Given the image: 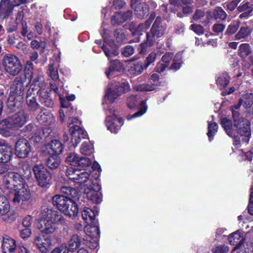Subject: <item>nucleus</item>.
Here are the masks:
<instances>
[{"mask_svg":"<svg viewBox=\"0 0 253 253\" xmlns=\"http://www.w3.org/2000/svg\"><path fill=\"white\" fill-rule=\"evenodd\" d=\"M241 105L250 109L253 106V93H246L242 96L239 104L231 108L234 125L229 119H221V125L228 136L234 138L233 144L239 147L242 144H247L251 136L250 123L243 118L239 113Z\"/></svg>","mask_w":253,"mask_h":253,"instance_id":"f257e3e1","label":"nucleus"},{"mask_svg":"<svg viewBox=\"0 0 253 253\" xmlns=\"http://www.w3.org/2000/svg\"><path fill=\"white\" fill-rule=\"evenodd\" d=\"M100 33L104 39L106 45L101 46L105 55L110 60V66L106 71L105 74L108 78H111L113 76H117L116 72L120 71L123 68L122 63L119 60H111L112 56H117L119 52L117 49V46L112 40L109 39L110 31L106 29H101Z\"/></svg>","mask_w":253,"mask_h":253,"instance_id":"f03ea898","label":"nucleus"},{"mask_svg":"<svg viewBox=\"0 0 253 253\" xmlns=\"http://www.w3.org/2000/svg\"><path fill=\"white\" fill-rule=\"evenodd\" d=\"M41 218L37 225L39 229L46 234L53 233L57 225L65 223V219L58 211L51 209H44L41 212Z\"/></svg>","mask_w":253,"mask_h":253,"instance_id":"7ed1b4c3","label":"nucleus"},{"mask_svg":"<svg viewBox=\"0 0 253 253\" xmlns=\"http://www.w3.org/2000/svg\"><path fill=\"white\" fill-rule=\"evenodd\" d=\"M29 116L24 110H21L0 122V133L7 137L12 131L22 127L28 120Z\"/></svg>","mask_w":253,"mask_h":253,"instance_id":"20e7f679","label":"nucleus"},{"mask_svg":"<svg viewBox=\"0 0 253 253\" xmlns=\"http://www.w3.org/2000/svg\"><path fill=\"white\" fill-rule=\"evenodd\" d=\"M26 78L21 77H16L10 88L9 96L7 99V106L9 107H19L20 102L23 99L25 93V87L28 83L25 84Z\"/></svg>","mask_w":253,"mask_h":253,"instance_id":"39448f33","label":"nucleus"},{"mask_svg":"<svg viewBox=\"0 0 253 253\" xmlns=\"http://www.w3.org/2000/svg\"><path fill=\"white\" fill-rule=\"evenodd\" d=\"M52 203L61 212L67 216L74 217L78 214L77 204L69 197L56 195L52 197Z\"/></svg>","mask_w":253,"mask_h":253,"instance_id":"423d86ee","label":"nucleus"},{"mask_svg":"<svg viewBox=\"0 0 253 253\" xmlns=\"http://www.w3.org/2000/svg\"><path fill=\"white\" fill-rule=\"evenodd\" d=\"M66 175L83 191L93 182L90 178V171L85 169L70 168L67 169Z\"/></svg>","mask_w":253,"mask_h":253,"instance_id":"0eeeda50","label":"nucleus"},{"mask_svg":"<svg viewBox=\"0 0 253 253\" xmlns=\"http://www.w3.org/2000/svg\"><path fill=\"white\" fill-rule=\"evenodd\" d=\"M130 86L127 82L115 83L110 84L106 91L102 104L104 109H108V103H113L122 93L128 91Z\"/></svg>","mask_w":253,"mask_h":253,"instance_id":"6e6552de","label":"nucleus"},{"mask_svg":"<svg viewBox=\"0 0 253 253\" xmlns=\"http://www.w3.org/2000/svg\"><path fill=\"white\" fill-rule=\"evenodd\" d=\"M81 121L77 118L70 117L68 121V126L71 135V141L74 147H76L82 138L87 136L86 132L78 125Z\"/></svg>","mask_w":253,"mask_h":253,"instance_id":"1a4fd4ad","label":"nucleus"},{"mask_svg":"<svg viewBox=\"0 0 253 253\" xmlns=\"http://www.w3.org/2000/svg\"><path fill=\"white\" fill-rule=\"evenodd\" d=\"M2 65L5 72L12 76H17L22 70L20 60L12 54L5 55L2 60Z\"/></svg>","mask_w":253,"mask_h":253,"instance_id":"9d476101","label":"nucleus"},{"mask_svg":"<svg viewBox=\"0 0 253 253\" xmlns=\"http://www.w3.org/2000/svg\"><path fill=\"white\" fill-rule=\"evenodd\" d=\"M32 170L36 180L40 186L46 187L51 184L52 175L42 165H35Z\"/></svg>","mask_w":253,"mask_h":253,"instance_id":"9b49d317","label":"nucleus"},{"mask_svg":"<svg viewBox=\"0 0 253 253\" xmlns=\"http://www.w3.org/2000/svg\"><path fill=\"white\" fill-rule=\"evenodd\" d=\"M106 109L105 126L112 133H117L124 124L123 120L115 114V109L109 107Z\"/></svg>","mask_w":253,"mask_h":253,"instance_id":"f8f14e48","label":"nucleus"},{"mask_svg":"<svg viewBox=\"0 0 253 253\" xmlns=\"http://www.w3.org/2000/svg\"><path fill=\"white\" fill-rule=\"evenodd\" d=\"M126 102L127 106L129 108L133 109L137 107L139 110L133 115L127 116V120L136 117H140L146 112L147 107L145 102L142 100L139 97L136 95H131L127 98Z\"/></svg>","mask_w":253,"mask_h":253,"instance_id":"ddd939ff","label":"nucleus"},{"mask_svg":"<svg viewBox=\"0 0 253 253\" xmlns=\"http://www.w3.org/2000/svg\"><path fill=\"white\" fill-rule=\"evenodd\" d=\"M166 30L165 27L162 23V19L157 17L153 25L151 31L147 33V41L150 45H152L156 40L162 37Z\"/></svg>","mask_w":253,"mask_h":253,"instance_id":"4468645a","label":"nucleus"},{"mask_svg":"<svg viewBox=\"0 0 253 253\" xmlns=\"http://www.w3.org/2000/svg\"><path fill=\"white\" fill-rule=\"evenodd\" d=\"M28 2V0H1L0 16L2 18L10 16L14 7Z\"/></svg>","mask_w":253,"mask_h":253,"instance_id":"2eb2a0df","label":"nucleus"},{"mask_svg":"<svg viewBox=\"0 0 253 253\" xmlns=\"http://www.w3.org/2000/svg\"><path fill=\"white\" fill-rule=\"evenodd\" d=\"M100 185L96 182H91V184L86 187L83 191L86 195L88 200L95 203H99L102 200V195L100 191Z\"/></svg>","mask_w":253,"mask_h":253,"instance_id":"dca6fc26","label":"nucleus"},{"mask_svg":"<svg viewBox=\"0 0 253 253\" xmlns=\"http://www.w3.org/2000/svg\"><path fill=\"white\" fill-rule=\"evenodd\" d=\"M3 182L5 187L10 189L24 186L23 178L17 173L8 172L4 177Z\"/></svg>","mask_w":253,"mask_h":253,"instance_id":"f3484780","label":"nucleus"},{"mask_svg":"<svg viewBox=\"0 0 253 253\" xmlns=\"http://www.w3.org/2000/svg\"><path fill=\"white\" fill-rule=\"evenodd\" d=\"M14 198L13 202L15 204H19L21 202L25 201V207L27 206V201L30 199L31 195L27 186H22L14 189Z\"/></svg>","mask_w":253,"mask_h":253,"instance_id":"a211bd4d","label":"nucleus"},{"mask_svg":"<svg viewBox=\"0 0 253 253\" xmlns=\"http://www.w3.org/2000/svg\"><path fill=\"white\" fill-rule=\"evenodd\" d=\"M15 150V154L19 158H26L31 150L29 141L24 138L19 139L16 143Z\"/></svg>","mask_w":253,"mask_h":253,"instance_id":"6ab92c4d","label":"nucleus"},{"mask_svg":"<svg viewBox=\"0 0 253 253\" xmlns=\"http://www.w3.org/2000/svg\"><path fill=\"white\" fill-rule=\"evenodd\" d=\"M34 244L42 253H46L51 248L52 244L51 238L47 235H39L34 240Z\"/></svg>","mask_w":253,"mask_h":253,"instance_id":"aec40b11","label":"nucleus"},{"mask_svg":"<svg viewBox=\"0 0 253 253\" xmlns=\"http://www.w3.org/2000/svg\"><path fill=\"white\" fill-rule=\"evenodd\" d=\"M250 240L251 239L253 240V231H250L246 233L245 237L244 238V233L241 230H237L232 234H231L229 238V242L231 245H240L242 243L243 241Z\"/></svg>","mask_w":253,"mask_h":253,"instance_id":"412c9836","label":"nucleus"},{"mask_svg":"<svg viewBox=\"0 0 253 253\" xmlns=\"http://www.w3.org/2000/svg\"><path fill=\"white\" fill-rule=\"evenodd\" d=\"M48 90V85L46 84H42L38 91L39 100L41 103L47 107H52L54 105V102L50 97Z\"/></svg>","mask_w":253,"mask_h":253,"instance_id":"4be33fe9","label":"nucleus"},{"mask_svg":"<svg viewBox=\"0 0 253 253\" xmlns=\"http://www.w3.org/2000/svg\"><path fill=\"white\" fill-rule=\"evenodd\" d=\"M37 119L39 123L45 126H52L55 122L53 115L50 112L43 110L38 114Z\"/></svg>","mask_w":253,"mask_h":253,"instance_id":"5701e85b","label":"nucleus"},{"mask_svg":"<svg viewBox=\"0 0 253 253\" xmlns=\"http://www.w3.org/2000/svg\"><path fill=\"white\" fill-rule=\"evenodd\" d=\"M12 148L6 145L3 141H0V162L6 163L9 161L12 155Z\"/></svg>","mask_w":253,"mask_h":253,"instance_id":"b1692460","label":"nucleus"},{"mask_svg":"<svg viewBox=\"0 0 253 253\" xmlns=\"http://www.w3.org/2000/svg\"><path fill=\"white\" fill-rule=\"evenodd\" d=\"M98 209L96 207H93V209L84 207L82 211V215L84 220L87 223H89L97 221L95 217L98 215Z\"/></svg>","mask_w":253,"mask_h":253,"instance_id":"393cba45","label":"nucleus"},{"mask_svg":"<svg viewBox=\"0 0 253 253\" xmlns=\"http://www.w3.org/2000/svg\"><path fill=\"white\" fill-rule=\"evenodd\" d=\"M16 248V242L14 239L7 235L3 236L1 248L3 253H11L15 250Z\"/></svg>","mask_w":253,"mask_h":253,"instance_id":"a878e982","label":"nucleus"},{"mask_svg":"<svg viewBox=\"0 0 253 253\" xmlns=\"http://www.w3.org/2000/svg\"><path fill=\"white\" fill-rule=\"evenodd\" d=\"M84 231L86 234V237H88V238L99 237V229L98 221H95L94 222L87 223V225L84 228Z\"/></svg>","mask_w":253,"mask_h":253,"instance_id":"bb28decb","label":"nucleus"},{"mask_svg":"<svg viewBox=\"0 0 253 253\" xmlns=\"http://www.w3.org/2000/svg\"><path fill=\"white\" fill-rule=\"evenodd\" d=\"M132 16V13L131 11H127L123 14L116 13L112 18L111 23L113 25H119L125 21L130 20Z\"/></svg>","mask_w":253,"mask_h":253,"instance_id":"cd10ccee","label":"nucleus"},{"mask_svg":"<svg viewBox=\"0 0 253 253\" xmlns=\"http://www.w3.org/2000/svg\"><path fill=\"white\" fill-rule=\"evenodd\" d=\"M140 0H131V5L133 6L135 4H138L135 6V14L139 18H143L149 13V8L147 5L145 3H139Z\"/></svg>","mask_w":253,"mask_h":253,"instance_id":"c85d7f7f","label":"nucleus"},{"mask_svg":"<svg viewBox=\"0 0 253 253\" xmlns=\"http://www.w3.org/2000/svg\"><path fill=\"white\" fill-rule=\"evenodd\" d=\"M82 244V239L78 234H73L70 240L69 241L68 246L62 245V247H64L67 249V252H74L76 251Z\"/></svg>","mask_w":253,"mask_h":253,"instance_id":"c756f323","label":"nucleus"},{"mask_svg":"<svg viewBox=\"0 0 253 253\" xmlns=\"http://www.w3.org/2000/svg\"><path fill=\"white\" fill-rule=\"evenodd\" d=\"M156 84H150L149 83L145 84L140 82L139 79L133 84V88L136 91H151L154 90V87Z\"/></svg>","mask_w":253,"mask_h":253,"instance_id":"7c9ffc66","label":"nucleus"},{"mask_svg":"<svg viewBox=\"0 0 253 253\" xmlns=\"http://www.w3.org/2000/svg\"><path fill=\"white\" fill-rule=\"evenodd\" d=\"M146 69L145 68V65L141 61H138L136 63H132L129 69V74L131 76H136L140 74L144 69Z\"/></svg>","mask_w":253,"mask_h":253,"instance_id":"2f4dec72","label":"nucleus"},{"mask_svg":"<svg viewBox=\"0 0 253 253\" xmlns=\"http://www.w3.org/2000/svg\"><path fill=\"white\" fill-rule=\"evenodd\" d=\"M230 82V78L226 73L220 74L216 80L217 87L220 89L224 88Z\"/></svg>","mask_w":253,"mask_h":253,"instance_id":"473e14b6","label":"nucleus"},{"mask_svg":"<svg viewBox=\"0 0 253 253\" xmlns=\"http://www.w3.org/2000/svg\"><path fill=\"white\" fill-rule=\"evenodd\" d=\"M156 15L155 13H151L149 20L144 24H141L137 27L134 35L139 36L142 35V32L145 31L150 27L152 22L154 19Z\"/></svg>","mask_w":253,"mask_h":253,"instance_id":"72a5a7b5","label":"nucleus"},{"mask_svg":"<svg viewBox=\"0 0 253 253\" xmlns=\"http://www.w3.org/2000/svg\"><path fill=\"white\" fill-rule=\"evenodd\" d=\"M47 147V149L49 148L51 150L50 152L55 153V155L60 154L63 149L62 144L59 140L56 139L52 140Z\"/></svg>","mask_w":253,"mask_h":253,"instance_id":"f704fd0d","label":"nucleus"},{"mask_svg":"<svg viewBox=\"0 0 253 253\" xmlns=\"http://www.w3.org/2000/svg\"><path fill=\"white\" fill-rule=\"evenodd\" d=\"M61 163V159L57 155H53L49 157L46 161V165L50 169L57 168Z\"/></svg>","mask_w":253,"mask_h":253,"instance_id":"c9c22d12","label":"nucleus"},{"mask_svg":"<svg viewBox=\"0 0 253 253\" xmlns=\"http://www.w3.org/2000/svg\"><path fill=\"white\" fill-rule=\"evenodd\" d=\"M10 205L7 198L0 194V215H3L8 212Z\"/></svg>","mask_w":253,"mask_h":253,"instance_id":"e433bc0d","label":"nucleus"},{"mask_svg":"<svg viewBox=\"0 0 253 253\" xmlns=\"http://www.w3.org/2000/svg\"><path fill=\"white\" fill-rule=\"evenodd\" d=\"M80 152L84 155H90L94 152L93 144L89 141L84 142L80 147Z\"/></svg>","mask_w":253,"mask_h":253,"instance_id":"4c0bfd02","label":"nucleus"},{"mask_svg":"<svg viewBox=\"0 0 253 253\" xmlns=\"http://www.w3.org/2000/svg\"><path fill=\"white\" fill-rule=\"evenodd\" d=\"M60 191L62 193L65 194V197L71 198H77L78 196V192L75 188L67 186L61 187Z\"/></svg>","mask_w":253,"mask_h":253,"instance_id":"58836bf2","label":"nucleus"},{"mask_svg":"<svg viewBox=\"0 0 253 253\" xmlns=\"http://www.w3.org/2000/svg\"><path fill=\"white\" fill-rule=\"evenodd\" d=\"M248 247L245 248L244 244H240L237 245L234 248L232 252L236 253H253V244H250L249 246L248 244L246 245Z\"/></svg>","mask_w":253,"mask_h":253,"instance_id":"ea45409f","label":"nucleus"},{"mask_svg":"<svg viewBox=\"0 0 253 253\" xmlns=\"http://www.w3.org/2000/svg\"><path fill=\"white\" fill-rule=\"evenodd\" d=\"M80 159V157L76 153H70L67 155L66 162L71 166L77 167Z\"/></svg>","mask_w":253,"mask_h":253,"instance_id":"a19ab883","label":"nucleus"},{"mask_svg":"<svg viewBox=\"0 0 253 253\" xmlns=\"http://www.w3.org/2000/svg\"><path fill=\"white\" fill-rule=\"evenodd\" d=\"M83 244H85L91 249H95L98 246V237L92 238L85 237L83 239Z\"/></svg>","mask_w":253,"mask_h":253,"instance_id":"79ce46f5","label":"nucleus"},{"mask_svg":"<svg viewBox=\"0 0 253 253\" xmlns=\"http://www.w3.org/2000/svg\"><path fill=\"white\" fill-rule=\"evenodd\" d=\"M208 132L207 135L209 137L210 141H211L213 137L218 130V125L214 122H209Z\"/></svg>","mask_w":253,"mask_h":253,"instance_id":"37998d69","label":"nucleus"},{"mask_svg":"<svg viewBox=\"0 0 253 253\" xmlns=\"http://www.w3.org/2000/svg\"><path fill=\"white\" fill-rule=\"evenodd\" d=\"M59 99L60 100V102L61 104V106L62 108H65L66 110H64L65 112V114L67 116H71L74 114V108L70 106V103L66 101L62 96L59 95Z\"/></svg>","mask_w":253,"mask_h":253,"instance_id":"c03bdc74","label":"nucleus"},{"mask_svg":"<svg viewBox=\"0 0 253 253\" xmlns=\"http://www.w3.org/2000/svg\"><path fill=\"white\" fill-rule=\"evenodd\" d=\"M26 102L28 108L32 111H36L40 107V104L37 101L35 94H34L32 97H28V98L26 99Z\"/></svg>","mask_w":253,"mask_h":253,"instance_id":"a18cd8bd","label":"nucleus"},{"mask_svg":"<svg viewBox=\"0 0 253 253\" xmlns=\"http://www.w3.org/2000/svg\"><path fill=\"white\" fill-rule=\"evenodd\" d=\"M251 52L250 46L248 43L241 44L239 46V54L242 58H245Z\"/></svg>","mask_w":253,"mask_h":253,"instance_id":"49530a36","label":"nucleus"},{"mask_svg":"<svg viewBox=\"0 0 253 253\" xmlns=\"http://www.w3.org/2000/svg\"><path fill=\"white\" fill-rule=\"evenodd\" d=\"M173 63L171 65L170 69L177 70L179 69L182 64V54L181 53H178L176 54L175 57H174L173 60Z\"/></svg>","mask_w":253,"mask_h":253,"instance_id":"de8ad7c7","label":"nucleus"},{"mask_svg":"<svg viewBox=\"0 0 253 253\" xmlns=\"http://www.w3.org/2000/svg\"><path fill=\"white\" fill-rule=\"evenodd\" d=\"M251 34V31L248 27H241L238 33L235 35V40H240L247 37Z\"/></svg>","mask_w":253,"mask_h":253,"instance_id":"09e8293b","label":"nucleus"},{"mask_svg":"<svg viewBox=\"0 0 253 253\" xmlns=\"http://www.w3.org/2000/svg\"><path fill=\"white\" fill-rule=\"evenodd\" d=\"M238 10L239 12H246L251 13L253 10V4L248 1H244L238 7Z\"/></svg>","mask_w":253,"mask_h":253,"instance_id":"8fccbe9b","label":"nucleus"},{"mask_svg":"<svg viewBox=\"0 0 253 253\" xmlns=\"http://www.w3.org/2000/svg\"><path fill=\"white\" fill-rule=\"evenodd\" d=\"M213 14L215 19H220L221 20L225 19L227 16L225 12L220 7H217L214 9Z\"/></svg>","mask_w":253,"mask_h":253,"instance_id":"3c124183","label":"nucleus"},{"mask_svg":"<svg viewBox=\"0 0 253 253\" xmlns=\"http://www.w3.org/2000/svg\"><path fill=\"white\" fill-rule=\"evenodd\" d=\"M240 26V23L238 21H233L228 26L226 31L228 35H231L235 33Z\"/></svg>","mask_w":253,"mask_h":253,"instance_id":"603ef678","label":"nucleus"},{"mask_svg":"<svg viewBox=\"0 0 253 253\" xmlns=\"http://www.w3.org/2000/svg\"><path fill=\"white\" fill-rule=\"evenodd\" d=\"M48 76H49L53 80H57L58 78V74L57 69L54 68L53 65L51 64L49 65L47 71Z\"/></svg>","mask_w":253,"mask_h":253,"instance_id":"864d4df0","label":"nucleus"},{"mask_svg":"<svg viewBox=\"0 0 253 253\" xmlns=\"http://www.w3.org/2000/svg\"><path fill=\"white\" fill-rule=\"evenodd\" d=\"M31 46L33 49L42 48V52H43L46 45L45 42L42 41L40 42L37 40H33L31 42Z\"/></svg>","mask_w":253,"mask_h":253,"instance_id":"5fc2aeb1","label":"nucleus"},{"mask_svg":"<svg viewBox=\"0 0 253 253\" xmlns=\"http://www.w3.org/2000/svg\"><path fill=\"white\" fill-rule=\"evenodd\" d=\"M30 79L31 80L33 79L32 84L35 85V87L37 86L38 87H40V88H41V86L42 84H46L42 80V77L41 76L35 77L33 74L30 76Z\"/></svg>","mask_w":253,"mask_h":253,"instance_id":"6e6d98bb","label":"nucleus"},{"mask_svg":"<svg viewBox=\"0 0 253 253\" xmlns=\"http://www.w3.org/2000/svg\"><path fill=\"white\" fill-rule=\"evenodd\" d=\"M92 162L91 160L88 158L81 157L79 161L78 166L83 168H86L91 166Z\"/></svg>","mask_w":253,"mask_h":253,"instance_id":"4d7b16f0","label":"nucleus"},{"mask_svg":"<svg viewBox=\"0 0 253 253\" xmlns=\"http://www.w3.org/2000/svg\"><path fill=\"white\" fill-rule=\"evenodd\" d=\"M157 54L155 52L150 53L145 61V68H147L156 58Z\"/></svg>","mask_w":253,"mask_h":253,"instance_id":"13d9d810","label":"nucleus"},{"mask_svg":"<svg viewBox=\"0 0 253 253\" xmlns=\"http://www.w3.org/2000/svg\"><path fill=\"white\" fill-rule=\"evenodd\" d=\"M159 75L158 74L154 73L151 76L148 82L150 84H156L154 87V90L157 88L159 86Z\"/></svg>","mask_w":253,"mask_h":253,"instance_id":"bf43d9fd","label":"nucleus"},{"mask_svg":"<svg viewBox=\"0 0 253 253\" xmlns=\"http://www.w3.org/2000/svg\"><path fill=\"white\" fill-rule=\"evenodd\" d=\"M114 36L116 38V42L118 43L123 42L125 39V36L122 30H117L114 33Z\"/></svg>","mask_w":253,"mask_h":253,"instance_id":"052dcab7","label":"nucleus"},{"mask_svg":"<svg viewBox=\"0 0 253 253\" xmlns=\"http://www.w3.org/2000/svg\"><path fill=\"white\" fill-rule=\"evenodd\" d=\"M122 54L126 57H129L134 53V49L130 45H127L122 50Z\"/></svg>","mask_w":253,"mask_h":253,"instance_id":"680f3d73","label":"nucleus"},{"mask_svg":"<svg viewBox=\"0 0 253 253\" xmlns=\"http://www.w3.org/2000/svg\"><path fill=\"white\" fill-rule=\"evenodd\" d=\"M228 251V247L224 245L216 247L213 250V253H227Z\"/></svg>","mask_w":253,"mask_h":253,"instance_id":"e2e57ef3","label":"nucleus"},{"mask_svg":"<svg viewBox=\"0 0 253 253\" xmlns=\"http://www.w3.org/2000/svg\"><path fill=\"white\" fill-rule=\"evenodd\" d=\"M172 57L173 55L172 53H167L163 56L161 61L163 62L165 64H167V66H168Z\"/></svg>","mask_w":253,"mask_h":253,"instance_id":"0e129e2a","label":"nucleus"},{"mask_svg":"<svg viewBox=\"0 0 253 253\" xmlns=\"http://www.w3.org/2000/svg\"><path fill=\"white\" fill-rule=\"evenodd\" d=\"M191 29L198 35H201L204 33V28L202 26L197 24H192Z\"/></svg>","mask_w":253,"mask_h":253,"instance_id":"69168bd1","label":"nucleus"},{"mask_svg":"<svg viewBox=\"0 0 253 253\" xmlns=\"http://www.w3.org/2000/svg\"><path fill=\"white\" fill-rule=\"evenodd\" d=\"M54 82H51L50 83V89L53 90L55 93L57 94L59 96L62 95L59 93L58 85H59V81L57 80H54Z\"/></svg>","mask_w":253,"mask_h":253,"instance_id":"338daca9","label":"nucleus"},{"mask_svg":"<svg viewBox=\"0 0 253 253\" xmlns=\"http://www.w3.org/2000/svg\"><path fill=\"white\" fill-rule=\"evenodd\" d=\"M225 26L224 25L220 23H216L213 25L212 27V30L216 33H219L223 32L224 30Z\"/></svg>","mask_w":253,"mask_h":253,"instance_id":"774afa93","label":"nucleus"}]
</instances>
